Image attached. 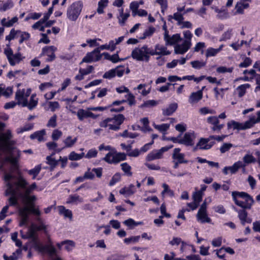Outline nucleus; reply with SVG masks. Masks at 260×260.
<instances>
[{
	"instance_id": "nucleus-19",
	"label": "nucleus",
	"mask_w": 260,
	"mask_h": 260,
	"mask_svg": "<svg viewBox=\"0 0 260 260\" xmlns=\"http://www.w3.org/2000/svg\"><path fill=\"white\" fill-rule=\"evenodd\" d=\"M30 212L27 211V208H21L19 210V215L21 217L20 225L22 226L26 224L29 219Z\"/></svg>"
},
{
	"instance_id": "nucleus-28",
	"label": "nucleus",
	"mask_w": 260,
	"mask_h": 260,
	"mask_svg": "<svg viewBox=\"0 0 260 260\" xmlns=\"http://www.w3.org/2000/svg\"><path fill=\"white\" fill-rule=\"evenodd\" d=\"M55 155V152H52L50 155L46 157V163L50 166V170L53 171L58 165V160H56L52 156Z\"/></svg>"
},
{
	"instance_id": "nucleus-2",
	"label": "nucleus",
	"mask_w": 260,
	"mask_h": 260,
	"mask_svg": "<svg viewBox=\"0 0 260 260\" xmlns=\"http://www.w3.org/2000/svg\"><path fill=\"white\" fill-rule=\"evenodd\" d=\"M13 137L12 132L10 129H7L5 133L1 134L0 141L2 144L4 152L8 155L4 159L5 162L9 163L11 165L10 170L12 172H15L19 170V161L20 157V151L14 147L15 141L11 140Z\"/></svg>"
},
{
	"instance_id": "nucleus-43",
	"label": "nucleus",
	"mask_w": 260,
	"mask_h": 260,
	"mask_svg": "<svg viewBox=\"0 0 260 260\" xmlns=\"http://www.w3.org/2000/svg\"><path fill=\"white\" fill-rule=\"evenodd\" d=\"M41 170V165H38L35 167L34 168L29 170L28 171V173L30 175H32V179H35L38 175L40 173Z\"/></svg>"
},
{
	"instance_id": "nucleus-4",
	"label": "nucleus",
	"mask_w": 260,
	"mask_h": 260,
	"mask_svg": "<svg viewBox=\"0 0 260 260\" xmlns=\"http://www.w3.org/2000/svg\"><path fill=\"white\" fill-rule=\"evenodd\" d=\"M29 237L33 240L34 248L41 253H47L50 255H54L56 250L52 245H44L38 241L37 231L32 225L28 229L27 232Z\"/></svg>"
},
{
	"instance_id": "nucleus-36",
	"label": "nucleus",
	"mask_w": 260,
	"mask_h": 260,
	"mask_svg": "<svg viewBox=\"0 0 260 260\" xmlns=\"http://www.w3.org/2000/svg\"><path fill=\"white\" fill-rule=\"evenodd\" d=\"M197 218L202 223H211V219L208 216L207 212L198 213Z\"/></svg>"
},
{
	"instance_id": "nucleus-17",
	"label": "nucleus",
	"mask_w": 260,
	"mask_h": 260,
	"mask_svg": "<svg viewBox=\"0 0 260 260\" xmlns=\"http://www.w3.org/2000/svg\"><path fill=\"white\" fill-rule=\"evenodd\" d=\"M181 149L180 148H176L173 150L172 154L173 160H176L179 163L187 164L188 160L185 159V154L183 153H180Z\"/></svg>"
},
{
	"instance_id": "nucleus-61",
	"label": "nucleus",
	"mask_w": 260,
	"mask_h": 260,
	"mask_svg": "<svg viewBox=\"0 0 260 260\" xmlns=\"http://www.w3.org/2000/svg\"><path fill=\"white\" fill-rule=\"evenodd\" d=\"M140 238V236H132L129 238H126L124 239V243L126 244H129L131 243H136L138 242Z\"/></svg>"
},
{
	"instance_id": "nucleus-55",
	"label": "nucleus",
	"mask_w": 260,
	"mask_h": 260,
	"mask_svg": "<svg viewBox=\"0 0 260 260\" xmlns=\"http://www.w3.org/2000/svg\"><path fill=\"white\" fill-rule=\"evenodd\" d=\"M19 34H21L20 39L19 41V43L20 44H22L23 42L29 40L30 37V34L26 31H21Z\"/></svg>"
},
{
	"instance_id": "nucleus-3",
	"label": "nucleus",
	"mask_w": 260,
	"mask_h": 260,
	"mask_svg": "<svg viewBox=\"0 0 260 260\" xmlns=\"http://www.w3.org/2000/svg\"><path fill=\"white\" fill-rule=\"evenodd\" d=\"M233 200L235 204L241 208L238 209L234 208L235 211L238 213V217L242 225L251 223L252 220L248 217L247 210H250L254 204V201L252 196L246 192L234 191L232 193Z\"/></svg>"
},
{
	"instance_id": "nucleus-1",
	"label": "nucleus",
	"mask_w": 260,
	"mask_h": 260,
	"mask_svg": "<svg viewBox=\"0 0 260 260\" xmlns=\"http://www.w3.org/2000/svg\"><path fill=\"white\" fill-rule=\"evenodd\" d=\"M15 176L11 173H6L4 176V180L6 182L7 189L5 191L6 196H10L8 199L9 205L16 207L18 205L19 198L21 200L30 197L33 191L28 186V182L22 176L17 178L13 183L11 180L15 178Z\"/></svg>"
},
{
	"instance_id": "nucleus-15",
	"label": "nucleus",
	"mask_w": 260,
	"mask_h": 260,
	"mask_svg": "<svg viewBox=\"0 0 260 260\" xmlns=\"http://www.w3.org/2000/svg\"><path fill=\"white\" fill-rule=\"evenodd\" d=\"M57 50V48L54 46H45L42 49V53L47 55L48 58L46 61L51 62L55 58V52Z\"/></svg>"
},
{
	"instance_id": "nucleus-45",
	"label": "nucleus",
	"mask_w": 260,
	"mask_h": 260,
	"mask_svg": "<svg viewBox=\"0 0 260 260\" xmlns=\"http://www.w3.org/2000/svg\"><path fill=\"white\" fill-rule=\"evenodd\" d=\"M77 141V137L72 139V137L69 136L63 141V142L66 147H71L76 143Z\"/></svg>"
},
{
	"instance_id": "nucleus-31",
	"label": "nucleus",
	"mask_w": 260,
	"mask_h": 260,
	"mask_svg": "<svg viewBox=\"0 0 260 260\" xmlns=\"http://www.w3.org/2000/svg\"><path fill=\"white\" fill-rule=\"evenodd\" d=\"M121 169L124 172V175L127 177H131L133 175L132 167L127 162H123L120 164Z\"/></svg>"
},
{
	"instance_id": "nucleus-38",
	"label": "nucleus",
	"mask_w": 260,
	"mask_h": 260,
	"mask_svg": "<svg viewBox=\"0 0 260 260\" xmlns=\"http://www.w3.org/2000/svg\"><path fill=\"white\" fill-rule=\"evenodd\" d=\"M155 31V28L153 26H150L148 29L145 30L143 36L140 37V39L144 40L147 37L152 36Z\"/></svg>"
},
{
	"instance_id": "nucleus-64",
	"label": "nucleus",
	"mask_w": 260,
	"mask_h": 260,
	"mask_svg": "<svg viewBox=\"0 0 260 260\" xmlns=\"http://www.w3.org/2000/svg\"><path fill=\"white\" fill-rule=\"evenodd\" d=\"M233 147L231 143H224L220 148V151L221 153H224L229 150Z\"/></svg>"
},
{
	"instance_id": "nucleus-25",
	"label": "nucleus",
	"mask_w": 260,
	"mask_h": 260,
	"mask_svg": "<svg viewBox=\"0 0 260 260\" xmlns=\"http://www.w3.org/2000/svg\"><path fill=\"white\" fill-rule=\"evenodd\" d=\"M162 157V154L159 150H155L149 153L147 157V161H152L155 159H160Z\"/></svg>"
},
{
	"instance_id": "nucleus-20",
	"label": "nucleus",
	"mask_w": 260,
	"mask_h": 260,
	"mask_svg": "<svg viewBox=\"0 0 260 260\" xmlns=\"http://www.w3.org/2000/svg\"><path fill=\"white\" fill-rule=\"evenodd\" d=\"M126 100H117L113 102L111 104L105 106V107H92L90 108V110L94 111H103L104 110H107L109 109L110 107L112 106H119L121 105L122 104H123L125 103Z\"/></svg>"
},
{
	"instance_id": "nucleus-41",
	"label": "nucleus",
	"mask_w": 260,
	"mask_h": 260,
	"mask_svg": "<svg viewBox=\"0 0 260 260\" xmlns=\"http://www.w3.org/2000/svg\"><path fill=\"white\" fill-rule=\"evenodd\" d=\"M4 53L7 57L10 64L11 66H14L15 63L13 62L12 58L13 55H14L12 49L11 48L5 49L4 50Z\"/></svg>"
},
{
	"instance_id": "nucleus-23",
	"label": "nucleus",
	"mask_w": 260,
	"mask_h": 260,
	"mask_svg": "<svg viewBox=\"0 0 260 260\" xmlns=\"http://www.w3.org/2000/svg\"><path fill=\"white\" fill-rule=\"evenodd\" d=\"M119 52L111 55L108 52H103L102 53V56H104V59L111 61L112 63H116L119 62Z\"/></svg>"
},
{
	"instance_id": "nucleus-49",
	"label": "nucleus",
	"mask_w": 260,
	"mask_h": 260,
	"mask_svg": "<svg viewBox=\"0 0 260 260\" xmlns=\"http://www.w3.org/2000/svg\"><path fill=\"white\" fill-rule=\"evenodd\" d=\"M121 179V175L119 173H115L112 177L109 182V185L110 186L114 185L117 182L120 181Z\"/></svg>"
},
{
	"instance_id": "nucleus-11",
	"label": "nucleus",
	"mask_w": 260,
	"mask_h": 260,
	"mask_svg": "<svg viewBox=\"0 0 260 260\" xmlns=\"http://www.w3.org/2000/svg\"><path fill=\"white\" fill-rule=\"evenodd\" d=\"M215 144L214 141H210L209 137L207 138H201L193 147L192 151L196 152L198 150H208L211 149Z\"/></svg>"
},
{
	"instance_id": "nucleus-51",
	"label": "nucleus",
	"mask_w": 260,
	"mask_h": 260,
	"mask_svg": "<svg viewBox=\"0 0 260 260\" xmlns=\"http://www.w3.org/2000/svg\"><path fill=\"white\" fill-rule=\"evenodd\" d=\"M14 4L11 0H8L4 3L2 7H0V11H6L8 9L13 8Z\"/></svg>"
},
{
	"instance_id": "nucleus-9",
	"label": "nucleus",
	"mask_w": 260,
	"mask_h": 260,
	"mask_svg": "<svg viewBox=\"0 0 260 260\" xmlns=\"http://www.w3.org/2000/svg\"><path fill=\"white\" fill-rule=\"evenodd\" d=\"M103 159L109 164H117L126 159V154L124 152H117L113 149V152L106 154Z\"/></svg>"
},
{
	"instance_id": "nucleus-12",
	"label": "nucleus",
	"mask_w": 260,
	"mask_h": 260,
	"mask_svg": "<svg viewBox=\"0 0 260 260\" xmlns=\"http://www.w3.org/2000/svg\"><path fill=\"white\" fill-rule=\"evenodd\" d=\"M31 89L30 88L27 89L25 91V89H18L15 94V99L17 101V104H22L23 107H26L27 105V97L31 93Z\"/></svg>"
},
{
	"instance_id": "nucleus-40",
	"label": "nucleus",
	"mask_w": 260,
	"mask_h": 260,
	"mask_svg": "<svg viewBox=\"0 0 260 260\" xmlns=\"http://www.w3.org/2000/svg\"><path fill=\"white\" fill-rule=\"evenodd\" d=\"M255 118L253 117L251 118L249 120L245 122L244 123H242V130L246 129L252 127L254 124L256 123Z\"/></svg>"
},
{
	"instance_id": "nucleus-54",
	"label": "nucleus",
	"mask_w": 260,
	"mask_h": 260,
	"mask_svg": "<svg viewBox=\"0 0 260 260\" xmlns=\"http://www.w3.org/2000/svg\"><path fill=\"white\" fill-rule=\"evenodd\" d=\"M21 32V30H15L14 28H12L10 32V34L9 35L7 36L6 37V40H8L9 41H11V40L14 39V38H15V36L16 35L20 32Z\"/></svg>"
},
{
	"instance_id": "nucleus-56",
	"label": "nucleus",
	"mask_w": 260,
	"mask_h": 260,
	"mask_svg": "<svg viewBox=\"0 0 260 260\" xmlns=\"http://www.w3.org/2000/svg\"><path fill=\"white\" fill-rule=\"evenodd\" d=\"M252 60L249 57H245L243 62L239 64L240 68H247L250 66L252 63Z\"/></svg>"
},
{
	"instance_id": "nucleus-42",
	"label": "nucleus",
	"mask_w": 260,
	"mask_h": 260,
	"mask_svg": "<svg viewBox=\"0 0 260 260\" xmlns=\"http://www.w3.org/2000/svg\"><path fill=\"white\" fill-rule=\"evenodd\" d=\"M108 3V0H100L99 2L97 12L99 14H101L104 13V9L107 6Z\"/></svg>"
},
{
	"instance_id": "nucleus-35",
	"label": "nucleus",
	"mask_w": 260,
	"mask_h": 260,
	"mask_svg": "<svg viewBox=\"0 0 260 260\" xmlns=\"http://www.w3.org/2000/svg\"><path fill=\"white\" fill-rule=\"evenodd\" d=\"M18 18L16 16L13 17L8 21H6V19L4 18L2 19L1 24L3 26L9 27L12 26L15 23L18 21Z\"/></svg>"
},
{
	"instance_id": "nucleus-33",
	"label": "nucleus",
	"mask_w": 260,
	"mask_h": 260,
	"mask_svg": "<svg viewBox=\"0 0 260 260\" xmlns=\"http://www.w3.org/2000/svg\"><path fill=\"white\" fill-rule=\"evenodd\" d=\"M223 46L221 45L218 48L215 49L212 47L208 48L206 52V57L215 56L218 52H219L222 48Z\"/></svg>"
},
{
	"instance_id": "nucleus-57",
	"label": "nucleus",
	"mask_w": 260,
	"mask_h": 260,
	"mask_svg": "<svg viewBox=\"0 0 260 260\" xmlns=\"http://www.w3.org/2000/svg\"><path fill=\"white\" fill-rule=\"evenodd\" d=\"M57 116L56 114L53 115L49 120L47 126L49 127H55L57 125L56 123Z\"/></svg>"
},
{
	"instance_id": "nucleus-30",
	"label": "nucleus",
	"mask_w": 260,
	"mask_h": 260,
	"mask_svg": "<svg viewBox=\"0 0 260 260\" xmlns=\"http://www.w3.org/2000/svg\"><path fill=\"white\" fill-rule=\"evenodd\" d=\"M46 135V131L45 129L41 131H37L30 136L31 139H37L39 142H41L44 140V136Z\"/></svg>"
},
{
	"instance_id": "nucleus-8",
	"label": "nucleus",
	"mask_w": 260,
	"mask_h": 260,
	"mask_svg": "<svg viewBox=\"0 0 260 260\" xmlns=\"http://www.w3.org/2000/svg\"><path fill=\"white\" fill-rule=\"evenodd\" d=\"M82 8L83 3L81 1L74 2L67 9V15L68 19L73 21H76L81 14Z\"/></svg>"
},
{
	"instance_id": "nucleus-48",
	"label": "nucleus",
	"mask_w": 260,
	"mask_h": 260,
	"mask_svg": "<svg viewBox=\"0 0 260 260\" xmlns=\"http://www.w3.org/2000/svg\"><path fill=\"white\" fill-rule=\"evenodd\" d=\"M46 145L48 148L49 150H54L55 153H58L60 151H61V149H57V144L56 143L54 142H48L47 144H46Z\"/></svg>"
},
{
	"instance_id": "nucleus-29",
	"label": "nucleus",
	"mask_w": 260,
	"mask_h": 260,
	"mask_svg": "<svg viewBox=\"0 0 260 260\" xmlns=\"http://www.w3.org/2000/svg\"><path fill=\"white\" fill-rule=\"evenodd\" d=\"M153 52L156 53L155 55H167L170 54V52L167 50L166 47L160 46L159 44L155 46V50H153Z\"/></svg>"
},
{
	"instance_id": "nucleus-21",
	"label": "nucleus",
	"mask_w": 260,
	"mask_h": 260,
	"mask_svg": "<svg viewBox=\"0 0 260 260\" xmlns=\"http://www.w3.org/2000/svg\"><path fill=\"white\" fill-rule=\"evenodd\" d=\"M63 245H64V249L66 250L70 251L75 247V244L73 241L70 240H64L56 244V246L59 249H60Z\"/></svg>"
},
{
	"instance_id": "nucleus-32",
	"label": "nucleus",
	"mask_w": 260,
	"mask_h": 260,
	"mask_svg": "<svg viewBox=\"0 0 260 260\" xmlns=\"http://www.w3.org/2000/svg\"><path fill=\"white\" fill-rule=\"evenodd\" d=\"M136 191L135 186L133 184H131L128 187H123L122 188L120 191L119 193L121 194H126L127 196H131Z\"/></svg>"
},
{
	"instance_id": "nucleus-46",
	"label": "nucleus",
	"mask_w": 260,
	"mask_h": 260,
	"mask_svg": "<svg viewBox=\"0 0 260 260\" xmlns=\"http://www.w3.org/2000/svg\"><path fill=\"white\" fill-rule=\"evenodd\" d=\"M36 96V94H33L31 95L29 103L27 102V107L29 110H32L38 105V99L35 100L34 98Z\"/></svg>"
},
{
	"instance_id": "nucleus-52",
	"label": "nucleus",
	"mask_w": 260,
	"mask_h": 260,
	"mask_svg": "<svg viewBox=\"0 0 260 260\" xmlns=\"http://www.w3.org/2000/svg\"><path fill=\"white\" fill-rule=\"evenodd\" d=\"M156 2L160 6L161 12L164 15L168 7L167 0H156Z\"/></svg>"
},
{
	"instance_id": "nucleus-39",
	"label": "nucleus",
	"mask_w": 260,
	"mask_h": 260,
	"mask_svg": "<svg viewBox=\"0 0 260 260\" xmlns=\"http://www.w3.org/2000/svg\"><path fill=\"white\" fill-rule=\"evenodd\" d=\"M243 160L244 162L243 164L245 165L256 162V158H255L252 154H245L243 158Z\"/></svg>"
},
{
	"instance_id": "nucleus-34",
	"label": "nucleus",
	"mask_w": 260,
	"mask_h": 260,
	"mask_svg": "<svg viewBox=\"0 0 260 260\" xmlns=\"http://www.w3.org/2000/svg\"><path fill=\"white\" fill-rule=\"evenodd\" d=\"M250 87V85L248 83H246L239 85L237 88V90L238 92L239 97L241 98L243 96L246 92V89L249 88Z\"/></svg>"
},
{
	"instance_id": "nucleus-16",
	"label": "nucleus",
	"mask_w": 260,
	"mask_h": 260,
	"mask_svg": "<svg viewBox=\"0 0 260 260\" xmlns=\"http://www.w3.org/2000/svg\"><path fill=\"white\" fill-rule=\"evenodd\" d=\"M164 40L167 45H174L181 40V37L179 34H174L171 37L169 35L168 31L166 30V31H165Z\"/></svg>"
},
{
	"instance_id": "nucleus-58",
	"label": "nucleus",
	"mask_w": 260,
	"mask_h": 260,
	"mask_svg": "<svg viewBox=\"0 0 260 260\" xmlns=\"http://www.w3.org/2000/svg\"><path fill=\"white\" fill-rule=\"evenodd\" d=\"M190 63L192 67L196 69H200L206 64L205 62L199 60L192 61Z\"/></svg>"
},
{
	"instance_id": "nucleus-6",
	"label": "nucleus",
	"mask_w": 260,
	"mask_h": 260,
	"mask_svg": "<svg viewBox=\"0 0 260 260\" xmlns=\"http://www.w3.org/2000/svg\"><path fill=\"white\" fill-rule=\"evenodd\" d=\"M125 120L124 116L122 114L115 115L113 117H108L100 123V126L101 127L109 128V129L114 131H118L120 128V125L123 123Z\"/></svg>"
},
{
	"instance_id": "nucleus-47",
	"label": "nucleus",
	"mask_w": 260,
	"mask_h": 260,
	"mask_svg": "<svg viewBox=\"0 0 260 260\" xmlns=\"http://www.w3.org/2000/svg\"><path fill=\"white\" fill-rule=\"evenodd\" d=\"M117 68L112 69L105 72L103 76L105 79H111L116 76V70Z\"/></svg>"
},
{
	"instance_id": "nucleus-62",
	"label": "nucleus",
	"mask_w": 260,
	"mask_h": 260,
	"mask_svg": "<svg viewBox=\"0 0 260 260\" xmlns=\"http://www.w3.org/2000/svg\"><path fill=\"white\" fill-rule=\"evenodd\" d=\"M42 15V14L40 13H30L25 18V21H27L29 19H31L33 20H37Z\"/></svg>"
},
{
	"instance_id": "nucleus-60",
	"label": "nucleus",
	"mask_w": 260,
	"mask_h": 260,
	"mask_svg": "<svg viewBox=\"0 0 260 260\" xmlns=\"http://www.w3.org/2000/svg\"><path fill=\"white\" fill-rule=\"evenodd\" d=\"M184 13H180L178 12L175 13L173 14V19L178 22V24L180 25L184 20L183 15Z\"/></svg>"
},
{
	"instance_id": "nucleus-5",
	"label": "nucleus",
	"mask_w": 260,
	"mask_h": 260,
	"mask_svg": "<svg viewBox=\"0 0 260 260\" xmlns=\"http://www.w3.org/2000/svg\"><path fill=\"white\" fill-rule=\"evenodd\" d=\"M156 52H153L152 48L148 47V45H144L141 47H136L133 50L131 56L137 61H145L148 62L150 55H154Z\"/></svg>"
},
{
	"instance_id": "nucleus-27",
	"label": "nucleus",
	"mask_w": 260,
	"mask_h": 260,
	"mask_svg": "<svg viewBox=\"0 0 260 260\" xmlns=\"http://www.w3.org/2000/svg\"><path fill=\"white\" fill-rule=\"evenodd\" d=\"M246 165L240 160L235 162L232 166H229L230 173L232 174H236L239 169H244Z\"/></svg>"
},
{
	"instance_id": "nucleus-63",
	"label": "nucleus",
	"mask_w": 260,
	"mask_h": 260,
	"mask_svg": "<svg viewBox=\"0 0 260 260\" xmlns=\"http://www.w3.org/2000/svg\"><path fill=\"white\" fill-rule=\"evenodd\" d=\"M87 114L88 111H86L82 109H79L77 112V116L80 121L83 120L85 118H87Z\"/></svg>"
},
{
	"instance_id": "nucleus-44",
	"label": "nucleus",
	"mask_w": 260,
	"mask_h": 260,
	"mask_svg": "<svg viewBox=\"0 0 260 260\" xmlns=\"http://www.w3.org/2000/svg\"><path fill=\"white\" fill-rule=\"evenodd\" d=\"M123 223L127 226L129 229H133L135 226L142 224V222H136L133 219L129 218L123 221Z\"/></svg>"
},
{
	"instance_id": "nucleus-10",
	"label": "nucleus",
	"mask_w": 260,
	"mask_h": 260,
	"mask_svg": "<svg viewBox=\"0 0 260 260\" xmlns=\"http://www.w3.org/2000/svg\"><path fill=\"white\" fill-rule=\"evenodd\" d=\"M26 197L22 200V202L25 205L23 208H27V211L30 212L31 214L40 217L41 214V211L39 207H35V203L37 200V197L35 195H32Z\"/></svg>"
},
{
	"instance_id": "nucleus-37",
	"label": "nucleus",
	"mask_w": 260,
	"mask_h": 260,
	"mask_svg": "<svg viewBox=\"0 0 260 260\" xmlns=\"http://www.w3.org/2000/svg\"><path fill=\"white\" fill-rule=\"evenodd\" d=\"M228 129L233 128L234 129L242 130V123L234 120H231L227 123Z\"/></svg>"
},
{
	"instance_id": "nucleus-14",
	"label": "nucleus",
	"mask_w": 260,
	"mask_h": 260,
	"mask_svg": "<svg viewBox=\"0 0 260 260\" xmlns=\"http://www.w3.org/2000/svg\"><path fill=\"white\" fill-rule=\"evenodd\" d=\"M98 49H94L92 51L88 52L83 57L80 64L83 62L91 63L100 60L102 57V54H98Z\"/></svg>"
},
{
	"instance_id": "nucleus-59",
	"label": "nucleus",
	"mask_w": 260,
	"mask_h": 260,
	"mask_svg": "<svg viewBox=\"0 0 260 260\" xmlns=\"http://www.w3.org/2000/svg\"><path fill=\"white\" fill-rule=\"evenodd\" d=\"M120 136L123 138H135L138 136V134L136 133H129L127 129L123 131L120 134Z\"/></svg>"
},
{
	"instance_id": "nucleus-22",
	"label": "nucleus",
	"mask_w": 260,
	"mask_h": 260,
	"mask_svg": "<svg viewBox=\"0 0 260 260\" xmlns=\"http://www.w3.org/2000/svg\"><path fill=\"white\" fill-rule=\"evenodd\" d=\"M203 98V92L202 90H198L197 92H192L189 97L188 101L190 104H194L198 102Z\"/></svg>"
},
{
	"instance_id": "nucleus-7",
	"label": "nucleus",
	"mask_w": 260,
	"mask_h": 260,
	"mask_svg": "<svg viewBox=\"0 0 260 260\" xmlns=\"http://www.w3.org/2000/svg\"><path fill=\"white\" fill-rule=\"evenodd\" d=\"M182 134H180L177 137H164L162 139L166 141H171L174 143H178L182 144L185 146H193L194 144V133L193 131L192 132H186L184 134L182 138H181Z\"/></svg>"
},
{
	"instance_id": "nucleus-53",
	"label": "nucleus",
	"mask_w": 260,
	"mask_h": 260,
	"mask_svg": "<svg viewBox=\"0 0 260 260\" xmlns=\"http://www.w3.org/2000/svg\"><path fill=\"white\" fill-rule=\"evenodd\" d=\"M94 67L92 66L89 65L87 66L86 69L80 68L79 69V73H82V75L84 76L92 73Z\"/></svg>"
},
{
	"instance_id": "nucleus-50",
	"label": "nucleus",
	"mask_w": 260,
	"mask_h": 260,
	"mask_svg": "<svg viewBox=\"0 0 260 260\" xmlns=\"http://www.w3.org/2000/svg\"><path fill=\"white\" fill-rule=\"evenodd\" d=\"M157 102L155 100H147L140 106V108L151 107L156 106Z\"/></svg>"
},
{
	"instance_id": "nucleus-24",
	"label": "nucleus",
	"mask_w": 260,
	"mask_h": 260,
	"mask_svg": "<svg viewBox=\"0 0 260 260\" xmlns=\"http://www.w3.org/2000/svg\"><path fill=\"white\" fill-rule=\"evenodd\" d=\"M178 105L176 103H172L166 109H162V114L164 116H170L176 111Z\"/></svg>"
},
{
	"instance_id": "nucleus-18",
	"label": "nucleus",
	"mask_w": 260,
	"mask_h": 260,
	"mask_svg": "<svg viewBox=\"0 0 260 260\" xmlns=\"http://www.w3.org/2000/svg\"><path fill=\"white\" fill-rule=\"evenodd\" d=\"M190 42L184 41L181 45L177 44L175 46V53L177 54H183L186 52L190 47Z\"/></svg>"
},
{
	"instance_id": "nucleus-26",
	"label": "nucleus",
	"mask_w": 260,
	"mask_h": 260,
	"mask_svg": "<svg viewBox=\"0 0 260 260\" xmlns=\"http://www.w3.org/2000/svg\"><path fill=\"white\" fill-rule=\"evenodd\" d=\"M58 212L60 215H63L65 218H68L72 219L73 218V213L71 210L67 209L63 206H58Z\"/></svg>"
},
{
	"instance_id": "nucleus-13",
	"label": "nucleus",
	"mask_w": 260,
	"mask_h": 260,
	"mask_svg": "<svg viewBox=\"0 0 260 260\" xmlns=\"http://www.w3.org/2000/svg\"><path fill=\"white\" fill-rule=\"evenodd\" d=\"M207 122L208 123L211 124V129L215 133H219L221 130L224 126V124L222 123L220 124L219 120L217 116H209L207 119Z\"/></svg>"
}]
</instances>
